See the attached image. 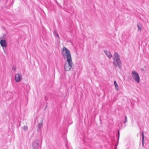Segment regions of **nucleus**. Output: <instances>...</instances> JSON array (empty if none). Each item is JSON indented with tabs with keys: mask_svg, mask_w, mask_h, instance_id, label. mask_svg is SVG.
Masks as SVG:
<instances>
[{
	"mask_svg": "<svg viewBox=\"0 0 149 149\" xmlns=\"http://www.w3.org/2000/svg\"><path fill=\"white\" fill-rule=\"evenodd\" d=\"M113 64L115 66L118 67L120 69L122 68V63L120 59L119 56L118 54L115 52L113 55Z\"/></svg>",
	"mask_w": 149,
	"mask_h": 149,
	"instance_id": "nucleus-1",
	"label": "nucleus"
},
{
	"mask_svg": "<svg viewBox=\"0 0 149 149\" xmlns=\"http://www.w3.org/2000/svg\"><path fill=\"white\" fill-rule=\"evenodd\" d=\"M131 74L132 78L134 81L136 83H139L140 82V77L138 73L135 70L132 71Z\"/></svg>",
	"mask_w": 149,
	"mask_h": 149,
	"instance_id": "nucleus-2",
	"label": "nucleus"
},
{
	"mask_svg": "<svg viewBox=\"0 0 149 149\" xmlns=\"http://www.w3.org/2000/svg\"><path fill=\"white\" fill-rule=\"evenodd\" d=\"M72 64V61H65L64 65L65 70L67 71H69L71 69Z\"/></svg>",
	"mask_w": 149,
	"mask_h": 149,
	"instance_id": "nucleus-3",
	"label": "nucleus"
},
{
	"mask_svg": "<svg viewBox=\"0 0 149 149\" xmlns=\"http://www.w3.org/2000/svg\"><path fill=\"white\" fill-rule=\"evenodd\" d=\"M69 51L66 47H64L63 48L62 54L63 56L70 54Z\"/></svg>",
	"mask_w": 149,
	"mask_h": 149,
	"instance_id": "nucleus-4",
	"label": "nucleus"
},
{
	"mask_svg": "<svg viewBox=\"0 0 149 149\" xmlns=\"http://www.w3.org/2000/svg\"><path fill=\"white\" fill-rule=\"evenodd\" d=\"M22 79V76L19 74H17L15 76V79L16 82H18L21 81Z\"/></svg>",
	"mask_w": 149,
	"mask_h": 149,
	"instance_id": "nucleus-5",
	"label": "nucleus"
},
{
	"mask_svg": "<svg viewBox=\"0 0 149 149\" xmlns=\"http://www.w3.org/2000/svg\"><path fill=\"white\" fill-rule=\"evenodd\" d=\"M63 56L65 58H66L67 60L66 61H72L70 53Z\"/></svg>",
	"mask_w": 149,
	"mask_h": 149,
	"instance_id": "nucleus-6",
	"label": "nucleus"
},
{
	"mask_svg": "<svg viewBox=\"0 0 149 149\" xmlns=\"http://www.w3.org/2000/svg\"><path fill=\"white\" fill-rule=\"evenodd\" d=\"M104 52L105 53V54L109 58H110L111 57H112V54L111 53L109 52L106 50H104Z\"/></svg>",
	"mask_w": 149,
	"mask_h": 149,
	"instance_id": "nucleus-7",
	"label": "nucleus"
},
{
	"mask_svg": "<svg viewBox=\"0 0 149 149\" xmlns=\"http://www.w3.org/2000/svg\"><path fill=\"white\" fill-rule=\"evenodd\" d=\"M0 44L1 46L3 47H6L7 45L6 41L5 40H0Z\"/></svg>",
	"mask_w": 149,
	"mask_h": 149,
	"instance_id": "nucleus-8",
	"label": "nucleus"
},
{
	"mask_svg": "<svg viewBox=\"0 0 149 149\" xmlns=\"http://www.w3.org/2000/svg\"><path fill=\"white\" fill-rule=\"evenodd\" d=\"M39 144L38 143L37 141L34 142L32 145L33 148L34 149H36L37 148L38 145Z\"/></svg>",
	"mask_w": 149,
	"mask_h": 149,
	"instance_id": "nucleus-9",
	"label": "nucleus"
},
{
	"mask_svg": "<svg viewBox=\"0 0 149 149\" xmlns=\"http://www.w3.org/2000/svg\"><path fill=\"white\" fill-rule=\"evenodd\" d=\"M114 84L115 86V89L117 91H118L119 90V87H118V84H117L116 81H114Z\"/></svg>",
	"mask_w": 149,
	"mask_h": 149,
	"instance_id": "nucleus-10",
	"label": "nucleus"
},
{
	"mask_svg": "<svg viewBox=\"0 0 149 149\" xmlns=\"http://www.w3.org/2000/svg\"><path fill=\"white\" fill-rule=\"evenodd\" d=\"M142 145L143 146L144 144V134H143V132H142Z\"/></svg>",
	"mask_w": 149,
	"mask_h": 149,
	"instance_id": "nucleus-11",
	"label": "nucleus"
},
{
	"mask_svg": "<svg viewBox=\"0 0 149 149\" xmlns=\"http://www.w3.org/2000/svg\"><path fill=\"white\" fill-rule=\"evenodd\" d=\"M42 121H43V120H41V122H40V123L39 124V125H38V127L39 129H40L42 126Z\"/></svg>",
	"mask_w": 149,
	"mask_h": 149,
	"instance_id": "nucleus-12",
	"label": "nucleus"
},
{
	"mask_svg": "<svg viewBox=\"0 0 149 149\" xmlns=\"http://www.w3.org/2000/svg\"><path fill=\"white\" fill-rule=\"evenodd\" d=\"M54 36L56 38H57V37H58V38H59V36L58 35V33L55 31H54Z\"/></svg>",
	"mask_w": 149,
	"mask_h": 149,
	"instance_id": "nucleus-13",
	"label": "nucleus"
},
{
	"mask_svg": "<svg viewBox=\"0 0 149 149\" xmlns=\"http://www.w3.org/2000/svg\"><path fill=\"white\" fill-rule=\"evenodd\" d=\"M125 121H124L123 122V123H125L126 122H127V117L126 116H125Z\"/></svg>",
	"mask_w": 149,
	"mask_h": 149,
	"instance_id": "nucleus-14",
	"label": "nucleus"
},
{
	"mask_svg": "<svg viewBox=\"0 0 149 149\" xmlns=\"http://www.w3.org/2000/svg\"><path fill=\"white\" fill-rule=\"evenodd\" d=\"M27 128H28V127H27V126H25L24 127V130H25V131H26L27 130Z\"/></svg>",
	"mask_w": 149,
	"mask_h": 149,
	"instance_id": "nucleus-15",
	"label": "nucleus"
},
{
	"mask_svg": "<svg viewBox=\"0 0 149 149\" xmlns=\"http://www.w3.org/2000/svg\"><path fill=\"white\" fill-rule=\"evenodd\" d=\"M137 27L138 28V30L141 31V28L140 27V26H139V25L138 24L137 25Z\"/></svg>",
	"mask_w": 149,
	"mask_h": 149,
	"instance_id": "nucleus-16",
	"label": "nucleus"
},
{
	"mask_svg": "<svg viewBox=\"0 0 149 149\" xmlns=\"http://www.w3.org/2000/svg\"><path fill=\"white\" fill-rule=\"evenodd\" d=\"M12 69L13 70H15L16 69V68L15 67H13L12 68Z\"/></svg>",
	"mask_w": 149,
	"mask_h": 149,
	"instance_id": "nucleus-17",
	"label": "nucleus"
},
{
	"mask_svg": "<svg viewBox=\"0 0 149 149\" xmlns=\"http://www.w3.org/2000/svg\"><path fill=\"white\" fill-rule=\"evenodd\" d=\"M118 136H119V130H118Z\"/></svg>",
	"mask_w": 149,
	"mask_h": 149,
	"instance_id": "nucleus-18",
	"label": "nucleus"
},
{
	"mask_svg": "<svg viewBox=\"0 0 149 149\" xmlns=\"http://www.w3.org/2000/svg\"><path fill=\"white\" fill-rule=\"evenodd\" d=\"M47 107V106H45V108Z\"/></svg>",
	"mask_w": 149,
	"mask_h": 149,
	"instance_id": "nucleus-19",
	"label": "nucleus"
}]
</instances>
